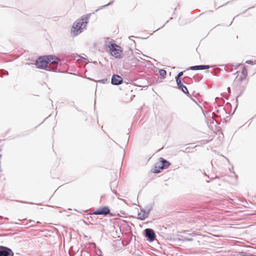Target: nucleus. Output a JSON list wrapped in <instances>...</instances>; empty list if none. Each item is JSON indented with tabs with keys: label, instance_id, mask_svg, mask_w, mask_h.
Instances as JSON below:
<instances>
[{
	"label": "nucleus",
	"instance_id": "f257e3e1",
	"mask_svg": "<svg viewBox=\"0 0 256 256\" xmlns=\"http://www.w3.org/2000/svg\"><path fill=\"white\" fill-rule=\"evenodd\" d=\"M60 62V60L55 56H46L40 57L36 60V65L39 68H45L48 71H54Z\"/></svg>",
	"mask_w": 256,
	"mask_h": 256
},
{
	"label": "nucleus",
	"instance_id": "f03ea898",
	"mask_svg": "<svg viewBox=\"0 0 256 256\" xmlns=\"http://www.w3.org/2000/svg\"><path fill=\"white\" fill-rule=\"evenodd\" d=\"M90 16H83L81 18L77 20L72 26V32L74 36L80 34L86 27Z\"/></svg>",
	"mask_w": 256,
	"mask_h": 256
},
{
	"label": "nucleus",
	"instance_id": "7ed1b4c3",
	"mask_svg": "<svg viewBox=\"0 0 256 256\" xmlns=\"http://www.w3.org/2000/svg\"><path fill=\"white\" fill-rule=\"evenodd\" d=\"M170 165V162L166 160L163 158H160V162L157 163L154 169L153 172L154 173H158L160 172L159 170L157 169V168H160V169L166 168Z\"/></svg>",
	"mask_w": 256,
	"mask_h": 256
},
{
	"label": "nucleus",
	"instance_id": "20e7f679",
	"mask_svg": "<svg viewBox=\"0 0 256 256\" xmlns=\"http://www.w3.org/2000/svg\"><path fill=\"white\" fill-rule=\"evenodd\" d=\"M108 47L112 56H114L116 58L120 57L121 50L118 48V45L114 43H112Z\"/></svg>",
	"mask_w": 256,
	"mask_h": 256
},
{
	"label": "nucleus",
	"instance_id": "39448f33",
	"mask_svg": "<svg viewBox=\"0 0 256 256\" xmlns=\"http://www.w3.org/2000/svg\"><path fill=\"white\" fill-rule=\"evenodd\" d=\"M0 256H14L11 249L4 246H0Z\"/></svg>",
	"mask_w": 256,
	"mask_h": 256
},
{
	"label": "nucleus",
	"instance_id": "423d86ee",
	"mask_svg": "<svg viewBox=\"0 0 256 256\" xmlns=\"http://www.w3.org/2000/svg\"><path fill=\"white\" fill-rule=\"evenodd\" d=\"M110 213V210L108 206H104L92 212L94 215H104L106 216Z\"/></svg>",
	"mask_w": 256,
	"mask_h": 256
},
{
	"label": "nucleus",
	"instance_id": "0eeeda50",
	"mask_svg": "<svg viewBox=\"0 0 256 256\" xmlns=\"http://www.w3.org/2000/svg\"><path fill=\"white\" fill-rule=\"evenodd\" d=\"M146 236L150 242H153L156 238L154 230L150 228H146L144 230Z\"/></svg>",
	"mask_w": 256,
	"mask_h": 256
},
{
	"label": "nucleus",
	"instance_id": "6e6552de",
	"mask_svg": "<svg viewBox=\"0 0 256 256\" xmlns=\"http://www.w3.org/2000/svg\"><path fill=\"white\" fill-rule=\"evenodd\" d=\"M122 78L120 76L114 74L112 78L111 82L114 85H119L122 82Z\"/></svg>",
	"mask_w": 256,
	"mask_h": 256
},
{
	"label": "nucleus",
	"instance_id": "1a4fd4ad",
	"mask_svg": "<svg viewBox=\"0 0 256 256\" xmlns=\"http://www.w3.org/2000/svg\"><path fill=\"white\" fill-rule=\"evenodd\" d=\"M149 215V210L146 211L144 210L138 213V218L141 220H144Z\"/></svg>",
	"mask_w": 256,
	"mask_h": 256
},
{
	"label": "nucleus",
	"instance_id": "9d476101",
	"mask_svg": "<svg viewBox=\"0 0 256 256\" xmlns=\"http://www.w3.org/2000/svg\"><path fill=\"white\" fill-rule=\"evenodd\" d=\"M210 68V66L208 65H200V66H190L188 68V70H202L208 69Z\"/></svg>",
	"mask_w": 256,
	"mask_h": 256
},
{
	"label": "nucleus",
	"instance_id": "9b49d317",
	"mask_svg": "<svg viewBox=\"0 0 256 256\" xmlns=\"http://www.w3.org/2000/svg\"><path fill=\"white\" fill-rule=\"evenodd\" d=\"M178 86L180 89L184 94H188V91L187 89V88L180 81V84L178 82H176Z\"/></svg>",
	"mask_w": 256,
	"mask_h": 256
},
{
	"label": "nucleus",
	"instance_id": "f8f14e48",
	"mask_svg": "<svg viewBox=\"0 0 256 256\" xmlns=\"http://www.w3.org/2000/svg\"><path fill=\"white\" fill-rule=\"evenodd\" d=\"M183 74H184L183 72H181L178 74L177 76L176 77V82H178L180 84V81H181L180 78L181 76H182L183 75Z\"/></svg>",
	"mask_w": 256,
	"mask_h": 256
},
{
	"label": "nucleus",
	"instance_id": "ddd939ff",
	"mask_svg": "<svg viewBox=\"0 0 256 256\" xmlns=\"http://www.w3.org/2000/svg\"><path fill=\"white\" fill-rule=\"evenodd\" d=\"M159 73H160V76L162 78H164L166 76V71L164 70H163V69H160L159 70Z\"/></svg>",
	"mask_w": 256,
	"mask_h": 256
},
{
	"label": "nucleus",
	"instance_id": "4468645a",
	"mask_svg": "<svg viewBox=\"0 0 256 256\" xmlns=\"http://www.w3.org/2000/svg\"><path fill=\"white\" fill-rule=\"evenodd\" d=\"M8 74V72H4V70H0V76L2 77V75L3 74Z\"/></svg>",
	"mask_w": 256,
	"mask_h": 256
},
{
	"label": "nucleus",
	"instance_id": "2eb2a0df",
	"mask_svg": "<svg viewBox=\"0 0 256 256\" xmlns=\"http://www.w3.org/2000/svg\"><path fill=\"white\" fill-rule=\"evenodd\" d=\"M99 82L102 83V84H105L108 82L107 78H104L102 80H100L98 81Z\"/></svg>",
	"mask_w": 256,
	"mask_h": 256
},
{
	"label": "nucleus",
	"instance_id": "dca6fc26",
	"mask_svg": "<svg viewBox=\"0 0 256 256\" xmlns=\"http://www.w3.org/2000/svg\"><path fill=\"white\" fill-rule=\"evenodd\" d=\"M242 74L244 75V76H246V74H247V70H246V68H244L242 70Z\"/></svg>",
	"mask_w": 256,
	"mask_h": 256
},
{
	"label": "nucleus",
	"instance_id": "f3484780",
	"mask_svg": "<svg viewBox=\"0 0 256 256\" xmlns=\"http://www.w3.org/2000/svg\"><path fill=\"white\" fill-rule=\"evenodd\" d=\"M246 63L248 64H256V61H254V62H253V61H252V60H248L246 62Z\"/></svg>",
	"mask_w": 256,
	"mask_h": 256
},
{
	"label": "nucleus",
	"instance_id": "a211bd4d",
	"mask_svg": "<svg viewBox=\"0 0 256 256\" xmlns=\"http://www.w3.org/2000/svg\"><path fill=\"white\" fill-rule=\"evenodd\" d=\"M113 1H112L111 2H110L108 4H106V5H104L103 6H102L101 8H105L106 7V6H108V5H110L111 4H112L113 3Z\"/></svg>",
	"mask_w": 256,
	"mask_h": 256
},
{
	"label": "nucleus",
	"instance_id": "6ab92c4d",
	"mask_svg": "<svg viewBox=\"0 0 256 256\" xmlns=\"http://www.w3.org/2000/svg\"><path fill=\"white\" fill-rule=\"evenodd\" d=\"M186 240L187 241H192V238H186Z\"/></svg>",
	"mask_w": 256,
	"mask_h": 256
},
{
	"label": "nucleus",
	"instance_id": "aec40b11",
	"mask_svg": "<svg viewBox=\"0 0 256 256\" xmlns=\"http://www.w3.org/2000/svg\"><path fill=\"white\" fill-rule=\"evenodd\" d=\"M196 234L195 233H194V232L192 233V234H190V235H191V236H196Z\"/></svg>",
	"mask_w": 256,
	"mask_h": 256
},
{
	"label": "nucleus",
	"instance_id": "412c9836",
	"mask_svg": "<svg viewBox=\"0 0 256 256\" xmlns=\"http://www.w3.org/2000/svg\"><path fill=\"white\" fill-rule=\"evenodd\" d=\"M192 100L193 101H194V102H196V100H194L193 98H192Z\"/></svg>",
	"mask_w": 256,
	"mask_h": 256
},
{
	"label": "nucleus",
	"instance_id": "4be33fe9",
	"mask_svg": "<svg viewBox=\"0 0 256 256\" xmlns=\"http://www.w3.org/2000/svg\"><path fill=\"white\" fill-rule=\"evenodd\" d=\"M132 37H134V36H130V38H132Z\"/></svg>",
	"mask_w": 256,
	"mask_h": 256
},
{
	"label": "nucleus",
	"instance_id": "5701e85b",
	"mask_svg": "<svg viewBox=\"0 0 256 256\" xmlns=\"http://www.w3.org/2000/svg\"><path fill=\"white\" fill-rule=\"evenodd\" d=\"M230 90V88H228V90Z\"/></svg>",
	"mask_w": 256,
	"mask_h": 256
},
{
	"label": "nucleus",
	"instance_id": "b1692460",
	"mask_svg": "<svg viewBox=\"0 0 256 256\" xmlns=\"http://www.w3.org/2000/svg\"><path fill=\"white\" fill-rule=\"evenodd\" d=\"M1 157H2V156L0 154V158H1Z\"/></svg>",
	"mask_w": 256,
	"mask_h": 256
}]
</instances>
